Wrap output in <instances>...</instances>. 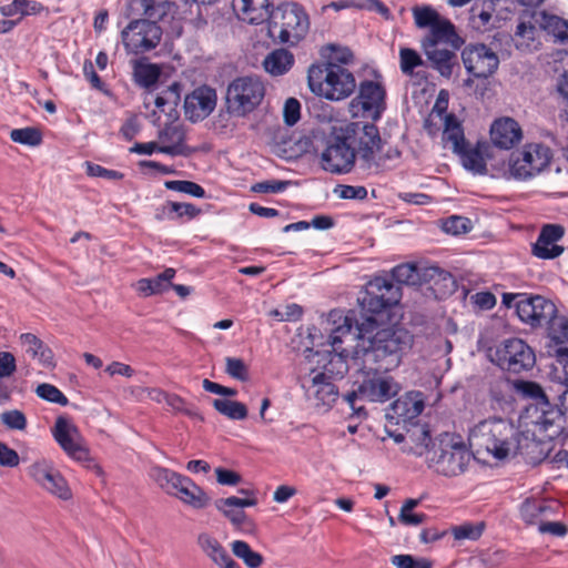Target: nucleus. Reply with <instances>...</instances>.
I'll return each instance as SVG.
<instances>
[{
  "mask_svg": "<svg viewBox=\"0 0 568 568\" xmlns=\"http://www.w3.org/2000/svg\"><path fill=\"white\" fill-rule=\"evenodd\" d=\"M379 131L373 123L351 122L334 126L320 154L321 168L332 174H347L353 170L358 153L363 168L373 169L375 149L379 150Z\"/></svg>",
  "mask_w": 568,
  "mask_h": 568,
  "instance_id": "nucleus-1",
  "label": "nucleus"
},
{
  "mask_svg": "<svg viewBox=\"0 0 568 568\" xmlns=\"http://www.w3.org/2000/svg\"><path fill=\"white\" fill-rule=\"evenodd\" d=\"M346 317L351 318L352 329L349 334L342 335V342L344 337L353 335L357 339L355 359L361 358L367 367L377 365L382 369L392 371L400 364L403 354L413 345V335L405 328L386 327L374 333L377 328L376 318L368 317L359 322L352 312L344 317L342 325Z\"/></svg>",
  "mask_w": 568,
  "mask_h": 568,
  "instance_id": "nucleus-2",
  "label": "nucleus"
},
{
  "mask_svg": "<svg viewBox=\"0 0 568 568\" xmlns=\"http://www.w3.org/2000/svg\"><path fill=\"white\" fill-rule=\"evenodd\" d=\"M527 440L513 422L493 417L480 420L469 429V447L477 455L487 454L501 460L521 453V443Z\"/></svg>",
  "mask_w": 568,
  "mask_h": 568,
  "instance_id": "nucleus-3",
  "label": "nucleus"
},
{
  "mask_svg": "<svg viewBox=\"0 0 568 568\" xmlns=\"http://www.w3.org/2000/svg\"><path fill=\"white\" fill-rule=\"evenodd\" d=\"M349 321L351 318L346 317L344 325H338L331 331L328 345L332 347L329 354L333 355L329 363L324 366V372L316 374L312 378V384L307 387V397L313 399L316 406L331 407L338 397V388L332 382V375L342 378L348 371L345 359L347 354L338 345L342 343V335L351 333L352 325Z\"/></svg>",
  "mask_w": 568,
  "mask_h": 568,
  "instance_id": "nucleus-4",
  "label": "nucleus"
},
{
  "mask_svg": "<svg viewBox=\"0 0 568 568\" xmlns=\"http://www.w3.org/2000/svg\"><path fill=\"white\" fill-rule=\"evenodd\" d=\"M389 371L377 365L367 367L362 361V367L354 382L353 390L344 395V400L357 416H366V410L359 402L385 403L397 395L399 387L395 379L388 375Z\"/></svg>",
  "mask_w": 568,
  "mask_h": 568,
  "instance_id": "nucleus-5",
  "label": "nucleus"
},
{
  "mask_svg": "<svg viewBox=\"0 0 568 568\" xmlns=\"http://www.w3.org/2000/svg\"><path fill=\"white\" fill-rule=\"evenodd\" d=\"M514 386L520 395L532 400L527 407L531 423L549 438L558 437L565 429L567 418L559 403H550L541 386L535 382L518 381Z\"/></svg>",
  "mask_w": 568,
  "mask_h": 568,
  "instance_id": "nucleus-6",
  "label": "nucleus"
},
{
  "mask_svg": "<svg viewBox=\"0 0 568 568\" xmlns=\"http://www.w3.org/2000/svg\"><path fill=\"white\" fill-rule=\"evenodd\" d=\"M307 81L311 91L329 101H341L351 97L356 88L354 74L343 65L312 64Z\"/></svg>",
  "mask_w": 568,
  "mask_h": 568,
  "instance_id": "nucleus-7",
  "label": "nucleus"
},
{
  "mask_svg": "<svg viewBox=\"0 0 568 568\" xmlns=\"http://www.w3.org/2000/svg\"><path fill=\"white\" fill-rule=\"evenodd\" d=\"M310 18L295 2H285L272 10L268 19V34L280 43L296 45L308 33Z\"/></svg>",
  "mask_w": 568,
  "mask_h": 568,
  "instance_id": "nucleus-8",
  "label": "nucleus"
},
{
  "mask_svg": "<svg viewBox=\"0 0 568 568\" xmlns=\"http://www.w3.org/2000/svg\"><path fill=\"white\" fill-rule=\"evenodd\" d=\"M265 97V85L257 75L239 77L226 89L225 105L229 114L244 118L253 112Z\"/></svg>",
  "mask_w": 568,
  "mask_h": 568,
  "instance_id": "nucleus-9",
  "label": "nucleus"
},
{
  "mask_svg": "<svg viewBox=\"0 0 568 568\" xmlns=\"http://www.w3.org/2000/svg\"><path fill=\"white\" fill-rule=\"evenodd\" d=\"M150 476L166 494L179 498L193 508H204L210 501L205 491L191 478L171 469L153 466Z\"/></svg>",
  "mask_w": 568,
  "mask_h": 568,
  "instance_id": "nucleus-10",
  "label": "nucleus"
},
{
  "mask_svg": "<svg viewBox=\"0 0 568 568\" xmlns=\"http://www.w3.org/2000/svg\"><path fill=\"white\" fill-rule=\"evenodd\" d=\"M400 300V288L395 285L392 280L386 276H376L371 280L365 291L358 297L361 307L359 322L366 321L368 317L375 318V315L396 305Z\"/></svg>",
  "mask_w": 568,
  "mask_h": 568,
  "instance_id": "nucleus-11",
  "label": "nucleus"
},
{
  "mask_svg": "<svg viewBox=\"0 0 568 568\" xmlns=\"http://www.w3.org/2000/svg\"><path fill=\"white\" fill-rule=\"evenodd\" d=\"M132 1V9L142 12L148 19H139L131 21L125 29L122 30V41L126 50L134 53H145L156 48L162 38V29L156 24L161 19L148 17L143 10H139V6ZM164 18H162L163 20Z\"/></svg>",
  "mask_w": 568,
  "mask_h": 568,
  "instance_id": "nucleus-12",
  "label": "nucleus"
},
{
  "mask_svg": "<svg viewBox=\"0 0 568 568\" xmlns=\"http://www.w3.org/2000/svg\"><path fill=\"white\" fill-rule=\"evenodd\" d=\"M493 359L501 369L519 374L529 371L536 363L532 348L520 338L503 341L495 351Z\"/></svg>",
  "mask_w": 568,
  "mask_h": 568,
  "instance_id": "nucleus-13",
  "label": "nucleus"
},
{
  "mask_svg": "<svg viewBox=\"0 0 568 568\" xmlns=\"http://www.w3.org/2000/svg\"><path fill=\"white\" fill-rule=\"evenodd\" d=\"M430 463L437 473L444 476H458L465 471L471 454L464 443L456 442L453 438L442 440L438 448L432 453Z\"/></svg>",
  "mask_w": 568,
  "mask_h": 568,
  "instance_id": "nucleus-14",
  "label": "nucleus"
},
{
  "mask_svg": "<svg viewBox=\"0 0 568 568\" xmlns=\"http://www.w3.org/2000/svg\"><path fill=\"white\" fill-rule=\"evenodd\" d=\"M551 160V151L540 143H531L524 150L513 153L509 160V172L518 180L529 179L540 173Z\"/></svg>",
  "mask_w": 568,
  "mask_h": 568,
  "instance_id": "nucleus-15",
  "label": "nucleus"
},
{
  "mask_svg": "<svg viewBox=\"0 0 568 568\" xmlns=\"http://www.w3.org/2000/svg\"><path fill=\"white\" fill-rule=\"evenodd\" d=\"M28 475L45 491L62 499L72 497L71 489L53 464L44 458L36 460L28 468Z\"/></svg>",
  "mask_w": 568,
  "mask_h": 568,
  "instance_id": "nucleus-16",
  "label": "nucleus"
},
{
  "mask_svg": "<svg viewBox=\"0 0 568 568\" xmlns=\"http://www.w3.org/2000/svg\"><path fill=\"white\" fill-rule=\"evenodd\" d=\"M385 99L386 91L381 83L365 80L361 82L358 94L352 100L351 108H359L364 118L377 121L386 109Z\"/></svg>",
  "mask_w": 568,
  "mask_h": 568,
  "instance_id": "nucleus-17",
  "label": "nucleus"
},
{
  "mask_svg": "<svg viewBox=\"0 0 568 568\" xmlns=\"http://www.w3.org/2000/svg\"><path fill=\"white\" fill-rule=\"evenodd\" d=\"M462 60L467 72L475 78H488L496 72L499 58L486 44H468L462 52Z\"/></svg>",
  "mask_w": 568,
  "mask_h": 568,
  "instance_id": "nucleus-18",
  "label": "nucleus"
},
{
  "mask_svg": "<svg viewBox=\"0 0 568 568\" xmlns=\"http://www.w3.org/2000/svg\"><path fill=\"white\" fill-rule=\"evenodd\" d=\"M219 0H135L134 4L139 10L154 19L171 17L172 19H182L191 11L195 3L213 4Z\"/></svg>",
  "mask_w": 568,
  "mask_h": 568,
  "instance_id": "nucleus-19",
  "label": "nucleus"
},
{
  "mask_svg": "<svg viewBox=\"0 0 568 568\" xmlns=\"http://www.w3.org/2000/svg\"><path fill=\"white\" fill-rule=\"evenodd\" d=\"M515 308L520 321L532 327L548 323L556 315L555 304L540 295L524 294L515 303Z\"/></svg>",
  "mask_w": 568,
  "mask_h": 568,
  "instance_id": "nucleus-20",
  "label": "nucleus"
},
{
  "mask_svg": "<svg viewBox=\"0 0 568 568\" xmlns=\"http://www.w3.org/2000/svg\"><path fill=\"white\" fill-rule=\"evenodd\" d=\"M52 435L60 447L73 459L83 462L89 459L88 449L81 444V436L77 426L67 417L57 418Z\"/></svg>",
  "mask_w": 568,
  "mask_h": 568,
  "instance_id": "nucleus-21",
  "label": "nucleus"
},
{
  "mask_svg": "<svg viewBox=\"0 0 568 568\" xmlns=\"http://www.w3.org/2000/svg\"><path fill=\"white\" fill-rule=\"evenodd\" d=\"M216 92L214 89L202 85L194 89L184 100L185 116L197 122L207 118L216 106Z\"/></svg>",
  "mask_w": 568,
  "mask_h": 568,
  "instance_id": "nucleus-22",
  "label": "nucleus"
},
{
  "mask_svg": "<svg viewBox=\"0 0 568 568\" xmlns=\"http://www.w3.org/2000/svg\"><path fill=\"white\" fill-rule=\"evenodd\" d=\"M521 138V128L511 118H501L491 124L490 140L499 149L510 150L520 142Z\"/></svg>",
  "mask_w": 568,
  "mask_h": 568,
  "instance_id": "nucleus-23",
  "label": "nucleus"
},
{
  "mask_svg": "<svg viewBox=\"0 0 568 568\" xmlns=\"http://www.w3.org/2000/svg\"><path fill=\"white\" fill-rule=\"evenodd\" d=\"M159 140L162 145L159 148V152L165 153L172 156L190 155L193 150L185 144V130L181 124H169L165 125L159 132Z\"/></svg>",
  "mask_w": 568,
  "mask_h": 568,
  "instance_id": "nucleus-24",
  "label": "nucleus"
},
{
  "mask_svg": "<svg viewBox=\"0 0 568 568\" xmlns=\"http://www.w3.org/2000/svg\"><path fill=\"white\" fill-rule=\"evenodd\" d=\"M232 6L239 18L251 24L268 21L271 0H233Z\"/></svg>",
  "mask_w": 568,
  "mask_h": 568,
  "instance_id": "nucleus-25",
  "label": "nucleus"
},
{
  "mask_svg": "<svg viewBox=\"0 0 568 568\" xmlns=\"http://www.w3.org/2000/svg\"><path fill=\"white\" fill-rule=\"evenodd\" d=\"M422 47L430 67L437 70L440 75L449 78L453 74L456 54L454 51L442 48L440 44L430 41H423Z\"/></svg>",
  "mask_w": 568,
  "mask_h": 568,
  "instance_id": "nucleus-26",
  "label": "nucleus"
},
{
  "mask_svg": "<svg viewBox=\"0 0 568 568\" xmlns=\"http://www.w3.org/2000/svg\"><path fill=\"white\" fill-rule=\"evenodd\" d=\"M424 396L420 392H409L392 404V410L403 422L417 418L424 410Z\"/></svg>",
  "mask_w": 568,
  "mask_h": 568,
  "instance_id": "nucleus-27",
  "label": "nucleus"
},
{
  "mask_svg": "<svg viewBox=\"0 0 568 568\" xmlns=\"http://www.w3.org/2000/svg\"><path fill=\"white\" fill-rule=\"evenodd\" d=\"M256 504L254 498H240L231 496L227 498H221L215 501V507L220 510L230 521L240 527L247 519L243 508L251 507Z\"/></svg>",
  "mask_w": 568,
  "mask_h": 568,
  "instance_id": "nucleus-28",
  "label": "nucleus"
},
{
  "mask_svg": "<svg viewBox=\"0 0 568 568\" xmlns=\"http://www.w3.org/2000/svg\"><path fill=\"white\" fill-rule=\"evenodd\" d=\"M424 276L425 284H430V288L437 296L452 294L456 288L453 275L438 266L425 267Z\"/></svg>",
  "mask_w": 568,
  "mask_h": 568,
  "instance_id": "nucleus-29",
  "label": "nucleus"
},
{
  "mask_svg": "<svg viewBox=\"0 0 568 568\" xmlns=\"http://www.w3.org/2000/svg\"><path fill=\"white\" fill-rule=\"evenodd\" d=\"M197 545L202 551L221 568H226L230 562L236 564L219 540L206 532L199 535Z\"/></svg>",
  "mask_w": 568,
  "mask_h": 568,
  "instance_id": "nucleus-30",
  "label": "nucleus"
},
{
  "mask_svg": "<svg viewBox=\"0 0 568 568\" xmlns=\"http://www.w3.org/2000/svg\"><path fill=\"white\" fill-rule=\"evenodd\" d=\"M532 19L540 29L552 34L559 42H568V21L546 11L536 12Z\"/></svg>",
  "mask_w": 568,
  "mask_h": 568,
  "instance_id": "nucleus-31",
  "label": "nucleus"
},
{
  "mask_svg": "<svg viewBox=\"0 0 568 568\" xmlns=\"http://www.w3.org/2000/svg\"><path fill=\"white\" fill-rule=\"evenodd\" d=\"M20 341L30 357L38 359L44 367L54 366L52 351L36 335L31 333L22 334Z\"/></svg>",
  "mask_w": 568,
  "mask_h": 568,
  "instance_id": "nucleus-32",
  "label": "nucleus"
},
{
  "mask_svg": "<svg viewBox=\"0 0 568 568\" xmlns=\"http://www.w3.org/2000/svg\"><path fill=\"white\" fill-rule=\"evenodd\" d=\"M294 54L282 48L270 52L263 61V67L270 74L278 77L288 72L294 65Z\"/></svg>",
  "mask_w": 568,
  "mask_h": 568,
  "instance_id": "nucleus-33",
  "label": "nucleus"
},
{
  "mask_svg": "<svg viewBox=\"0 0 568 568\" xmlns=\"http://www.w3.org/2000/svg\"><path fill=\"white\" fill-rule=\"evenodd\" d=\"M443 142L445 146H449L454 153L462 152L463 149L468 145L465 140L463 126L454 114H447L445 116Z\"/></svg>",
  "mask_w": 568,
  "mask_h": 568,
  "instance_id": "nucleus-34",
  "label": "nucleus"
},
{
  "mask_svg": "<svg viewBox=\"0 0 568 568\" xmlns=\"http://www.w3.org/2000/svg\"><path fill=\"white\" fill-rule=\"evenodd\" d=\"M555 507L559 506L555 504ZM554 513V505L547 501L527 498L520 505V517L528 525H535L542 516L552 515Z\"/></svg>",
  "mask_w": 568,
  "mask_h": 568,
  "instance_id": "nucleus-35",
  "label": "nucleus"
},
{
  "mask_svg": "<svg viewBox=\"0 0 568 568\" xmlns=\"http://www.w3.org/2000/svg\"><path fill=\"white\" fill-rule=\"evenodd\" d=\"M425 267L426 266H418L412 263L400 264L392 270V277L398 284L410 286L423 285L425 284Z\"/></svg>",
  "mask_w": 568,
  "mask_h": 568,
  "instance_id": "nucleus-36",
  "label": "nucleus"
},
{
  "mask_svg": "<svg viewBox=\"0 0 568 568\" xmlns=\"http://www.w3.org/2000/svg\"><path fill=\"white\" fill-rule=\"evenodd\" d=\"M537 29L536 26L531 22H520L518 23L515 31V45L518 50L521 51H534L539 47V42L536 39Z\"/></svg>",
  "mask_w": 568,
  "mask_h": 568,
  "instance_id": "nucleus-37",
  "label": "nucleus"
},
{
  "mask_svg": "<svg viewBox=\"0 0 568 568\" xmlns=\"http://www.w3.org/2000/svg\"><path fill=\"white\" fill-rule=\"evenodd\" d=\"M495 10V0H479L469 11V20L475 29L484 30L489 24Z\"/></svg>",
  "mask_w": 568,
  "mask_h": 568,
  "instance_id": "nucleus-38",
  "label": "nucleus"
},
{
  "mask_svg": "<svg viewBox=\"0 0 568 568\" xmlns=\"http://www.w3.org/2000/svg\"><path fill=\"white\" fill-rule=\"evenodd\" d=\"M43 9L42 4L32 1V0H13L9 4H3L0 7V13L6 18H11L14 16H20V18L24 16L37 14Z\"/></svg>",
  "mask_w": 568,
  "mask_h": 568,
  "instance_id": "nucleus-39",
  "label": "nucleus"
},
{
  "mask_svg": "<svg viewBox=\"0 0 568 568\" xmlns=\"http://www.w3.org/2000/svg\"><path fill=\"white\" fill-rule=\"evenodd\" d=\"M212 405L221 415H224L232 420H243L248 414L247 408L243 403L229 398H215L213 399Z\"/></svg>",
  "mask_w": 568,
  "mask_h": 568,
  "instance_id": "nucleus-40",
  "label": "nucleus"
},
{
  "mask_svg": "<svg viewBox=\"0 0 568 568\" xmlns=\"http://www.w3.org/2000/svg\"><path fill=\"white\" fill-rule=\"evenodd\" d=\"M455 36L454 24L449 20L440 17L438 21L429 28V33L423 41L440 44V42L452 41Z\"/></svg>",
  "mask_w": 568,
  "mask_h": 568,
  "instance_id": "nucleus-41",
  "label": "nucleus"
},
{
  "mask_svg": "<svg viewBox=\"0 0 568 568\" xmlns=\"http://www.w3.org/2000/svg\"><path fill=\"white\" fill-rule=\"evenodd\" d=\"M232 552L248 568H258L262 566L264 558L260 552L254 551L246 541L234 540L231 544Z\"/></svg>",
  "mask_w": 568,
  "mask_h": 568,
  "instance_id": "nucleus-42",
  "label": "nucleus"
},
{
  "mask_svg": "<svg viewBox=\"0 0 568 568\" xmlns=\"http://www.w3.org/2000/svg\"><path fill=\"white\" fill-rule=\"evenodd\" d=\"M460 156L463 166L475 174L486 173V162L478 148L469 149L468 145L462 152L456 153Z\"/></svg>",
  "mask_w": 568,
  "mask_h": 568,
  "instance_id": "nucleus-43",
  "label": "nucleus"
},
{
  "mask_svg": "<svg viewBox=\"0 0 568 568\" xmlns=\"http://www.w3.org/2000/svg\"><path fill=\"white\" fill-rule=\"evenodd\" d=\"M549 325V335L550 338L555 342V348H568V320L562 316H555L548 321Z\"/></svg>",
  "mask_w": 568,
  "mask_h": 568,
  "instance_id": "nucleus-44",
  "label": "nucleus"
},
{
  "mask_svg": "<svg viewBox=\"0 0 568 568\" xmlns=\"http://www.w3.org/2000/svg\"><path fill=\"white\" fill-rule=\"evenodd\" d=\"M164 186L168 190L185 193L199 199H203L206 195L205 190L200 184L187 180L165 181Z\"/></svg>",
  "mask_w": 568,
  "mask_h": 568,
  "instance_id": "nucleus-45",
  "label": "nucleus"
},
{
  "mask_svg": "<svg viewBox=\"0 0 568 568\" xmlns=\"http://www.w3.org/2000/svg\"><path fill=\"white\" fill-rule=\"evenodd\" d=\"M10 138L13 142L36 146L42 142V135L36 128L27 126L22 129H13L10 132Z\"/></svg>",
  "mask_w": 568,
  "mask_h": 568,
  "instance_id": "nucleus-46",
  "label": "nucleus"
},
{
  "mask_svg": "<svg viewBox=\"0 0 568 568\" xmlns=\"http://www.w3.org/2000/svg\"><path fill=\"white\" fill-rule=\"evenodd\" d=\"M399 63L402 72L406 75H413L417 67L424 65V61L417 51L409 48H400Z\"/></svg>",
  "mask_w": 568,
  "mask_h": 568,
  "instance_id": "nucleus-47",
  "label": "nucleus"
},
{
  "mask_svg": "<svg viewBox=\"0 0 568 568\" xmlns=\"http://www.w3.org/2000/svg\"><path fill=\"white\" fill-rule=\"evenodd\" d=\"M413 16L415 24L420 29H429L440 18L438 12L429 6L415 7L413 9Z\"/></svg>",
  "mask_w": 568,
  "mask_h": 568,
  "instance_id": "nucleus-48",
  "label": "nucleus"
},
{
  "mask_svg": "<svg viewBox=\"0 0 568 568\" xmlns=\"http://www.w3.org/2000/svg\"><path fill=\"white\" fill-rule=\"evenodd\" d=\"M326 50L329 51V53L327 54V61L324 64L345 67L354 59L352 51L346 47L329 44Z\"/></svg>",
  "mask_w": 568,
  "mask_h": 568,
  "instance_id": "nucleus-49",
  "label": "nucleus"
},
{
  "mask_svg": "<svg viewBox=\"0 0 568 568\" xmlns=\"http://www.w3.org/2000/svg\"><path fill=\"white\" fill-rule=\"evenodd\" d=\"M136 82L145 88L155 84L160 77V70L154 64H141L134 72Z\"/></svg>",
  "mask_w": 568,
  "mask_h": 568,
  "instance_id": "nucleus-50",
  "label": "nucleus"
},
{
  "mask_svg": "<svg viewBox=\"0 0 568 568\" xmlns=\"http://www.w3.org/2000/svg\"><path fill=\"white\" fill-rule=\"evenodd\" d=\"M396 568H432L433 562L427 558H415L412 555H395L390 558Z\"/></svg>",
  "mask_w": 568,
  "mask_h": 568,
  "instance_id": "nucleus-51",
  "label": "nucleus"
},
{
  "mask_svg": "<svg viewBox=\"0 0 568 568\" xmlns=\"http://www.w3.org/2000/svg\"><path fill=\"white\" fill-rule=\"evenodd\" d=\"M471 222L469 219L458 215H453L446 219L443 223V230L453 235H460L469 232Z\"/></svg>",
  "mask_w": 568,
  "mask_h": 568,
  "instance_id": "nucleus-52",
  "label": "nucleus"
},
{
  "mask_svg": "<svg viewBox=\"0 0 568 568\" xmlns=\"http://www.w3.org/2000/svg\"><path fill=\"white\" fill-rule=\"evenodd\" d=\"M37 395L51 403L60 404L62 406L68 405L69 400L64 394L55 386L51 384H40L36 389Z\"/></svg>",
  "mask_w": 568,
  "mask_h": 568,
  "instance_id": "nucleus-53",
  "label": "nucleus"
},
{
  "mask_svg": "<svg viewBox=\"0 0 568 568\" xmlns=\"http://www.w3.org/2000/svg\"><path fill=\"white\" fill-rule=\"evenodd\" d=\"M484 531V524H464L455 526L452 532L457 540L469 539L477 540Z\"/></svg>",
  "mask_w": 568,
  "mask_h": 568,
  "instance_id": "nucleus-54",
  "label": "nucleus"
},
{
  "mask_svg": "<svg viewBox=\"0 0 568 568\" xmlns=\"http://www.w3.org/2000/svg\"><path fill=\"white\" fill-rule=\"evenodd\" d=\"M564 252V247L557 245L552 242L550 243H540V236H538L536 243L532 246V254L539 258H555L561 255Z\"/></svg>",
  "mask_w": 568,
  "mask_h": 568,
  "instance_id": "nucleus-55",
  "label": "nucleus"
},
{
  "mask_svg": "<svg viewBox=\"0 0 568 568\" xmlns=\"http://www.w3.org/2000/svg\"><path fill=\"white\" fill-rule=\"evenodd\" d=\"M173 210V221L179 220H193L202 213V210L192 203L173 202L171 205Z\"/></svg>",
  "mask_w": 568,
  "mask_h": 568,
  "instance_id": "nucleus-56",
  "label": "nucleus"
},
{
  "mask_svg": "<svg viewBox=\"0 0 568 568\" xmlns=\"http://www.w3.org/2000/svg\"><path fill=\"white\" fill-rule=\"evenodd\" d=\"M0 418L10 429L23 430L27 427V418L21 410L12 409L3 412Z\"/></svg>",
  "mask_w": 568,
  "mask_h": 568,
  "instance_id": "nucleus-57",
  "label": "nucleus"
},
{
  "mask_svg": "<svg viewBox=\"0 0 568 568\" xmlns=\"http://www.w3.org/2000/svg\"><path fill=\"white\" fill-rule=\"evenodd\" d=\"M165 404L172 408L175 413H181L190 417L199 416L195 408L189 404L185 399L176 394H169Z\"/></svg>",
  "mask_w": 568,
  "mask_h": 568,
  "instance_id": "nucleus-58",
  "label": "nucleus"
},
{
  "mask_svg": "<svg viewBox=\"0 0 568 568\" xmlns=\"http://www.w3.org/2000/svg\"><path fill=\"white\" fill-rule=\"evenodd\" d=\"M226 373L239 381H246L248 378V369L241 358L226 357Z\"/></svg>",
  "mask_w": 568,
  "mask_h": 568,
  "instance_id": "nucleus-59",
  "label": "nucleus"
},
{
  "mask_svg": "<svg viewBox=\"0 0 568 568\" xmlns=\"http://www.w3.org/2000/svg\"><path fill=\"white\" fill-rule=\"evenodd\" d=\"M284 121L287 125H294L301 118V103L295 98H288L283 109Z\"/></svg>",
  "mask_w": 568,
  "mask_h": 568,
  "instance_id": "nucleus-60",
  "label": "nucleus"
},
{
  "mask_svg": "<svg viewBox=\"0 0 568 568\" xmlns=\"http://www.w3.org/2000/svg\"><path fill=\"white\" fill-rule=\"evenodd\" d=\"M288 184V181L267 180L255 183L252 186V191L256 193H281L286 190Z\"/></svg>",
  "mask_w": 568,
  "mask_h": 568,
  "instance_id": "nucleus-61",
  "label": "nucleus"
},
{
  "mask_svg": "<svg viewBox=\"0 0 568 568\" xmlns=\"http://www.w3.org/2000/svg\"><path fill=\"white\" fill-rule=\"evenodd\" d=\"M565 234V229L559 224H546L538 236H540V243H555L558 242Z\"/></svg>",
  "mask_w": 568,
  "mask_h": 568,
  "instance_id": "nucleus-62",
  "label": "nucleus"
},
{
  "mask_svg": "<svg viewBox=\"0 0 568 568\" xmlns=\"http://www.w3.org/2000/svg\"><path fill=\"white\" fill-rule=\"evenodd\" d=\"M335 193L345 200H364L367 196V190L364 186L338 185Z\"/></svg>",
  "mask_w": 568,
  "mask_h": 568,
  "instance_id": "nucleus-63",
  "label": "nucleus"
},
{
  "mask_svg": "<svg viewBox=\"0 0 568 568\" xmlns=\"http://www.w3.org/2000/svg\"><path fill=\"white\" fill-rule=\"evenodd\" d=\"M180 91L181 85L178 82L172 83L170 87H168L165 90H163L161 93L165 98V101L168 102V115L173 116V112L176 114L175 106L178 105L180 101Z\"/></svg>",
  "mask_w": 568,
  "mask_h": 568,
  "instance_id": "nucleus-64",
  "label": "nucleus"
}]
</instances>
